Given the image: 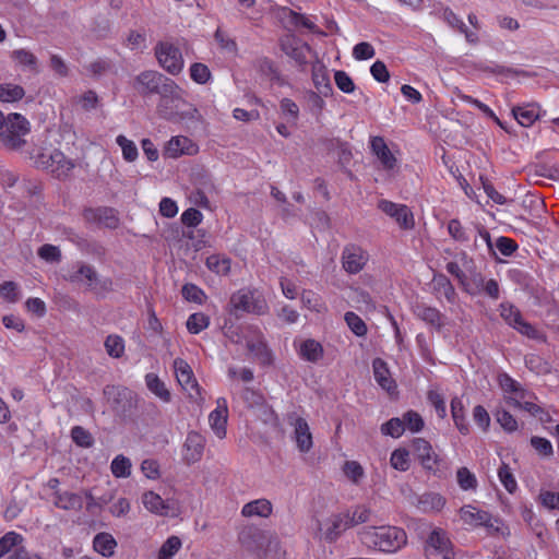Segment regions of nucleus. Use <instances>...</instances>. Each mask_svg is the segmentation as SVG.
<instances>
[{
  "label": "nucleus",
  "mask_w": 559,
  "mask_h": 559,
  "mask_svg": "<svg viewBox=\"0 0 559 559\" xmlns=\"http://www.w3.org/2000/svg\"><path fill=\"white\" fill-rule=\"evenodd\" d=\"M230 305L236 312L263 314L267 310V304L263 296L250 289H240L233 294Z\"/></svg>",
  "instance_id": "nucleus-6"
},
{
  "label": "nucleus",
  "mask_w": 559,
  "mask_h": 559,
  "mask_svg": "<svg viewBox=\"0 0 559 559\" xmlns=\"http://www.w3.org/2000/svg\"><path fill=\"white\" fill-rule=\"evenodd\" d=\"M288 421L294 426V436L298 450L302 453L309 452L313 445V441L307 420L296 414H290Z\"/></svg>",
  "instance_id": "nucleus-17"
},
{
  "label": "nucleus",
  "mask_w": 559,
  "mask_h": 559,
  "mask_svg": "<svg viewBox=\"0 0 559 559\" xmlns=\"http://www.w3.org/2000/svg\"><path fill=\"white\" fill-rule=\"evenodd\" d=\"M298 353L304 360L317 362L323 357L324 350L318 341L308 338L301 342Z\"/></svg>",
  "instance_id": "nucleus-33"
},
{
  "label": "nucleus",
  "mask_w": 559,
  "mask_h": 559,
  "mask_svg": "<svg viewBox=\"0 0 559 559\" xmlns=\"http://www.w3.org/2000/svg\"><path fill=\"white\" fill-rule=\"evenodd\" d=\"M301 304L305 308L317 313H323L328 310L322 297L312 290L301 293Z\"/></svg>",
  "instance_id": "nucleus-40"
},
{
  "label": "nucleus",
  "mask_w": 559,
  "mask_h": 559,
  "mask_svg": "<svg viewBox=\"0 0 559 559\" xmlns=\"http://www.w3.org/2000/svg\"><path fill=\"white\" fill-rule=\"evenodd\" d=\"M205 438L197 432L190 431L187 435L186 442L183 444V459L188 464H194L199 462L204 452Z\"/></svg>",
  "instance_id": "nucleus-21"
},
{
  "label": "nucleus",
  "mask_w": 559,
  "mask_h": 559,
  "mask_svg": "<svg viewBox=\"0 0 559 559\" xmlns=\"http://www.w3.org/2000/svg\"><path fill=\"white\" fill-rule=\"evenodd\" d=\"M512 116L524 128L532 127L535 121L542 118L545 111L536 103H526L514 106L511 110Z\"/></svg>",
  "instance_id": "nucleus-20"
},
{
  "label": "nucleus",
  "mask_w": 559,
  "mask_h": 559,
  "mask_svg": "<svg viewBox=\"0 0 559 559\" xmlns=\"http://www.w3.org/2000/svg\"><path fill=\"white\" fill-rule=\"evenodd\" d=\"M353 300L356 302L359 310L372 311L376 309L372 297L364 289H355Z\"/></svg>",
  "instance_id": "nucleus-59"
},
{
  "label": "nucleus",
  "mask_w": 559,
  "mask_h": 559,
  "mask_svg": "<svg viewBox=\"0 0 559 559\" xmlns=\"http://www.w3.org/2000/svg\"><path fill=\"white\" fill-rule=\"evenodd\" d=\"M427 559H454L452 544L442 530H433L426 543Z\"/></svg>",
  "instance_id": "nucleus-12"
},
{
  "label": "nucleus",
  "mask_w": 559,
  "mask_h": 559,
  "mask_svg": "<svg viewBox=\"0 0 559 559\" xmlns=\"http://www.w3.org/2000/svg\"><path fill=\"white\" fill-rule=\"evenodd\" d=\"M262 532L253 526L243 528L238 536L241 546L248 551H257L261 548Z\"/></svg>",
  "instance_id": "nucleus-32"
},
{
  "label": "nucleus",
  "mask_w": 559,
  "mask_h": 559,
  "mask_svg": "<svg viewBox=\"0 0 559 559\" xmlns=\"http://www.w3.org/2000/svg\"><path fill=\"white\" fill-rule=\"evenodd\" d=\"M358 537L367 548L386 554L399 551L407 543L405 531L393 525L364 526Z\"/></svg>",
  "instance_id": "nucleus-1"
},
{
  "label": "nucleus",
  "mask_w": 559,
  "mask_h": 559,
  "mask_svg": "<svg viewBox=\"0 0 559 559\" xmlns=\"http://www.w3.org/2000/svg\"><path fill=\"white\" fill-rule=\"evenodd\" d=\"M345 514H348V524L349 527H352L368 522L370 520L371 511L365 506H357L353 511H348Z\"/></svg>",
  "instance_id": "nucleus-58"
},
{
  "label": "nucleus",
  "mask_w": 559,
  "mask_h": 559,
  "mask_svg": "<svg viewBox=\"0 0 559 559\" xmlns=\"http://www.w3.org/2000/svg\"><path fill=\"white\" fill-rule=\"evenodd\" d=\"M500 316L504 322L512 326L514 330L530 338H538V331L528 322H526L520 310L509 302H502L500 305Z\"/></svg>",
  "instance_id": "nucleus-13"
},
{
  "label": "nucleus",
  "mask_w": 559,
  "mask_h": 559,
  "mask_svg": "<svg viewBox=\"0 0 559 559\" xmlns=\"http://www.w3.org/2000/svg\"><path fill=\"white\" fill-rule=\"evenodd\" d=\"M538 500L546 509L559 511V491L542 490Z\"/></svg>",
  "instance_id": "nucleus-64"
},
{
  "label": "nucleus",
  "mask_w": 559,
  "mask_h": 559,
  "mask_svg": "<svg viewBox=\"0 0 559 559\" xmlns=\"http://www.w3.org/2000/svg\"><path fill=\"white\" fill-rule=\"evenodd\" d=\"M117 545L115 537L106 532L96 534L93 539L94 550L106 558L114 556Z\"/></svg>",
  "instance_id": "nucleus-30"
},
{
  "label": "nucleus",
  "mask_w": 559,
  "mask_h": 559,
  "mask_svg": "<svg viewBox=\"0 0 559 559\" xmlns=\"http://www.w3.org/2000/svg\"><path fill=\"white\" fill-rule=\"evenodd\" d=\"M345 476L354 484H359L365 477L364 467L357 461H346L343 466Z\"/></svg>",
  "instance_id": "nucleus-55"
},
{
  "label": "nucleus",
  "mask_w": 559,
  "mask_h": 559,
  "mask_svg": "<svg viewBox=\"0 0 559 559\" xmlns=\"http://www.w3.org/2000/svg\"><path fill=\"white\" fill-rule=\"evenodd\" d=\"M456 481L459 487L464 491H475L478 487V480L475 474L467 467H460L456 471Z\"/></svg>",
  "instance_id": "nucleus-43"
},
{
  "label": "nucleus",
  "mask_w": 559,
  "mask_h": 559,
  "mask_svg": "<svg viewBox=\"0 0 559 559\" xmlns=\"http://www.w3.org/2000/svg\"><path fill=\"white\" fill-rule=\"evenodd\" d=\"M498 477L508 492L514 493L516 491L518 483L508 464L502 463L500 465L498 468Z\"/></svg>",
  "instance_id": "nucleus-50"
},
{
  "label": "nucleus",
  "mask_w": 559,
  "mask_h": 559,
  "mask_svg": "<svg viewBox=\"0 0 559 559\" xmlns=\"http://www.w3.org/2000/svg\"><path fill=\"white\" fill-rule=\"evenodd\" d=\"M281 48L285 55L292 58L297 64L302 66L307 63L310 47L296 36L292 34L283 36L281 39Z\"/></svg>",
  "instance_id": "nucleus-15"
},
{
  "label": "nucleus",
  "mask_w": 559,
  "mask_h": 559,
  "mask_svg": "<svg viewBox=\"0 0 559 559\" xmlns=\"http://www.w3.org/2000/svg\"><path fill=\"white\" fill-rule=\"evenodd\" d=\"M377 206L382 213L391 217L400 229L412 230L415 228L414 214L406 204L395 203L386 199H381L378 201Z\"/></svg>",
  "instance_id": "nucleus-9"
},
{
  "label": "nucleus",
  "mask_w": 559,
  "mask_h": 559,
  "mask_svg": "<svg viewBox=\"0 0 559 559\" xmlns=\"http://www.w3.org/2000/svg\"><path fill=\"white\" fill-rule=\"evenodd\" d=\"M160 96V99L171 100L173 103L182 102V90L169 78H164V81L159 84L156 93Z\"/></svg>",
  "instance_id": "nucleus-34"
},
{
  "label": "nucleus",
  "mask_w": 559,
  "mask_h": 559,
  "mask_svg": "<svg viewBox=\"0 0 559 559\" xmlns=\"http://www.w3.org/2000/svg\"><path fill=\"white\" fill-rule=\"evenodd\" d=\"M312 82L316 90L323 96L329 97L332 94V85L330 82V76L328 70L324 64L321 62H316L312 66L311 71Z\"/></svg>",
  "instance_id": "nucleus-27"
},
{
  "label": "nucleus",
  "mask_w": 559,
  "mask_h": 559,
  "mask_svg": "<svg viewBox=\"0 0 559 559\" xmlns=\"http://www.w3.org/2000/svg\"><path fill=\"white\" fill-rule=\"evenodd\" d=\"M280 108L287 121L295 123L298 120L299 107L294 100L283 98L280 103Z\"/></svg>",
  "instance_id": "nucleus-62"
},
{
  "label": "nucleus",
  "mask_w": 559,
  "mask_h": 559,
  "mask_svg": "<svg viewBox=\"0 0 559 559\" xmlns=\"http://www.w3.org/2000/svg\"><path fill=\"white\" fill-rule=\"evenodd\" d=\"M272 512L273 506L271 501L264 498L252 500L246 503L241 509V514L246 518H269Z\"/></svg>",
  "instance_id": "nucleus-28"
},
{
  "label": "nucleus",
  "mask_w": 559,
  "mask_h": 559,
  "mask_svg": "<svg viewBox=\"0 0 559 559\" xmlns=\"http://www.w3.org/2000/svg\"><path fill=\"white\" fill-rule=\"evenodd\" d=\"M402 420L405 425V429L412 432H418L424 428V419L415 411H407L403 414Z\"/></svg>",
  "instance_id": "nucleus-61"
},
{
  "label": "nucleus",
  "mask_w": 559,
  "mask_h": 559,
  "mask_svg": "<svg viewBox=\"0 0 559 559\" xmlns=\"http://www.w3.org/2000/svg\"><path fill=\"white\" fill-rule=\"evenodd\" d=\"M347 528H349L348 514L345 513L332 514L319 525L322 537L330 543L335 542Z\"/></svg>",
  "instance_id": "nucleus-16"
},
{
  "label": "nucleus",
  "mask_w": 559,
  "mask_h": 559,
  "mask_svg": "<svg viewBox=\"0 0 559 559\" xmlns=\"http://www.w3.org/2000/svg\"><path fill=\"white\" fill-rule=\"evenodd\" d=\"M174 370L178 384L188 393L189 397L193 400L201 397V389L190 365L182 358H176Z\"/></svg>",
  "instance_id": "nucleus-14"
},
{
  "label": "nucleus",
  "mask_w": 559,
  "mask_h": 559,
  "mask_svg": "<svg viewBox=\"0 0 559 559\" xmlns=\"http://www.w3.org/2000/svg\"><path fill=\"white\" fill-rule=\"evenodd\" d=\"M369 258L368 251L361 246L347 243L341 253L342 267L349 275L358 274L366 267Z\"/></svg>",
  "instance_id": "nucleus-10"
},
{
  "label": "nucleus",
  "mask_w": 559,
  "mask_h": 559,
  "mask_svg": "<svg viewBox=\"0 0 559 559\" xmlns=\"http://www.w3.org/2000/svg\"><path fill=\"white\" fill-rule=\"evenodd\" d=\"M84 217L88 222H97L108 228H116L118 226V217L112 209H88L85 210Z\"/></svg>",
  "instance_id": "nucleus-26"
},
{
  "label": "nucleus",
  "mask_w": 559,
  "mask_h": 559,
  "mask_svg": "<svg viewBox=\"0 0 559 559\" xmlns=\"http://www.w3.org/2000/svg\"><path fill=\"white\" fill-rule=\"evenodd\" d=\"M199 146L189 138L176 135L170 138L164 147V155L169 158H178L181 155H194Z\"/></svg>",
  "instance_id": "nucleus-18"
},
{
  "label": "nucleus",
  "mask_w": 559,
  "mask_h": 559,
  "mask_svg": "<svg viewBox=\"0 0 559 559\" xmlns=\"http://www.w3.org/2000/svg\"><path fill=\"white\" fill-rule=\"evenodd\" d=\"M105 348L110 357L120 358L124 353V341L119 335H108L105 341Z\"/></svg>",
  "instance_id": "nucleus-51"
},
{
  "label": "nucleus",
  "mask_w": 559,
  "mask_h": 559,
  "mask_svg": "<svg viewBox=\"0 0 559 559\" xmlns=\"http://www.w3.org/2000/svg\"><path fill=\"white\" fill-rule=\"evenodd\" d=\"M190 78L198 84H205L211 79V71L204 63L195 62L190 67Z\"/></svg>",
  "instance_id": "nucleus-60"
},
{
  "label": "nucleus",
  "mask_w": 559,
  "mask_h": 559,
  "mask_svg": "<svg viewBox=\"0 0 559 559\" xmlns=\"http://www.w3.org/2000/svg\"><path fill=\"white\" fill-rule=\"evenodd\" d=\"M525 366L536 374H548L551 372V365L536 354L525 356Z\"/></svg>",
  "instance_id": "nucleus-44"
},
{
  "label": "nucleus",
  "mask_w": 559,
  "mask_h": 559,
  "mask_svg": "<svg viewBox=\"0 0 559 559\" xmlns=\"http://www.w3.org/2000/svg\"><path fill=\"white\" fill-rule=\"evenodd\" d=\"M210 324L207 316L201 312L192 313L187 320V329L192 334H198L205 330Z\"/></svg>",
  "instance_id": "nucleus-53"
},
{
  "label": "nucleus",
  "mask_w": 559,
  "mask_h": 559,
  "mask_svg": "<svg viewBox=\"0 0 559 559\" xmlns=\"http://www.w3.org/2000/svg\"><path fill=\"white\" fill-rule=\"evenodd\" d=\"M53 504L62 510H80L83 501L80 495L71 491L56 490L53 493Z\"/></svg>",
  "instance_id": "nucleus-29"
},
{
  "label": "nucleus",
  "mask_w": 559,
  "mask_h": 559,
  "mask_svg": "<svg viewBox=\"0 0 559 559\" xmlns=\"http://www.w3.org/2000/svg\"><path fill=\"white\" fill-rule=\"evenodd\" d=\"M451 414L456 428L461 433H468V425L464 415V404L462 399L455 396L451 400Z\"/></svg>",
  "instance_id": "nucleus-38"
},
{
  "label": "nucleus",
  "mask_w": 559,
  "mask_h": 559,
  "mask_svg": "<svg viewBox=\"0 0 559 559\" xmlns=\"http://www.w3.org/2000/svg\"><path fill=\"white\" fill-rule=\"evenodd\" d=\"M372 369L377 383L388 393L395 392L396 383L391 377L386 362L381 358H376L372 361Z\"/></svg>",
  "instance_id": "nucleus-24"
},
{
  "label": "nucleus",
  "mask_w": 559,
  "mask_h": 559,
  "mask_svg": "<svg viewBox=\"0 0 559 559\" xmlns=\"http://www.w3.org/2000/svg\"><path fill=\"white\" fill-rule=\"evenodd\" d=\"M227 418V401L225 397H219L216 401V408L213 409L209 415L210 426L215 436L219 439H224L226 437Z\"/></svg>",
  "instance_id": "nucleus-19"
},
{
  "label": "nucleus",
  "mask_w": 559,
  "mask_h": 559,
  "mask_svg": "<svg viewBox=\"0 0 559 559\" xmlns=\"http://www.w3.org/2000/svg\"><path fill=\"white\" fill-rule=\"evenodd\" d=\"M370 146H371L372 153L380 160L383 169L392 170L395 168V166L397 164V159L395 158V156L392 154V152L388 147L383 138L373 136L370 141Z\"/></svg>",
  "instance_id": "nucleus-23"
},
{
  "label": "nucleus",
  "mask_w": 559,
  "mask_h": 559,
  "mask_svg": "<svg viewBox=\"0 0 559 559\" xmlns=\"http://www.w3.org/2000/svg\"><path fill=\"white\" fill-rule=\"evenodd\" d=\"M485 280L479 273H474L469 277L466 276L463 283L461 284L464 288V290L472 295L476 296L483 293Z\"/></svg>",
  "instance_id": "nucleus-54"
},
{
  "label": "nucleus",
  "mask_w": 559,
  "mask_h": 559,
  "mask_svg": "<svg viewBox=\"0 0 559 559\" xmlns=\"http://www.w3.org/2000/svg\"><path fill=\"white\" fill-rule=\"evenodd\" d=\"M405 431V425L402 418H391L381 426V432L392 438H400Z\"/></svg>",
  "instance_id": "nucleus-57"
},
{
  "label": "nucleus",
  "mask_w": 559,
  "mask_h": 559,
  "mask_svg": "<svg viewBox=\"0 0 559 559\" xmlns=\"http://www.w3.org/2000/svg\"><path fill=\"white\" fill-rule=\"evenodd\" d=\"M132 463L129 457L119 454L110 464V471L116 478H127L131 475Z\"/></svg>",
  "instance_id": "nucleus-42"
},
{
  "label": "nucleus",
  "mask_w": 559,
  "mask_h": 559,
  "mask_svg": "<svg viewBox=\"0 0 559 559\" xmlns=\"http://www.w3.org/2000/svg\"><path fill=\"white\" fill-rule=\"evenodd\" d=\"M164 75L157 71L146 70L136 75L134 88L142 95L155 94Z\"/></svg>",
  "instance_id": "nucleus-22"
},
{
  "label": "nucleus",
  "mask_w": 559,
  "mask_h": 559,
  "mask_svg": "<svg viewBox=\"0 0 559 559\" xmlns=\"http://www.w3.org/2000/svg\"><path fill=\"white\" fill-rule=\"evenodd\" d=\"M459 514L462 522L466 525L485 526L489 533L504 534V527L501 522L485 510L466 504L460 509Z\"/></svg>",
  "instance_id": "nucleus-5"
},
{
  "label": "nucleus",
  "mask_w": 559,
  "mask_h": 559,
  "mask_svg": "<svg viewBox=\"0 0 559 559\" xmlns=\"http://www.w3.org/2000/svg\"><path fill=\"white\" fill-rule=\"evenodd\" d=\"M31 158L37 168L51 173L57 178L67 177L74 164L56 148L36 150Z\"/></svg>",
  "instance_id": "nucleus-4"
},
{
  "label": "nucleus",
  "mask_w": 559,
  "mask_h": 559,
  "mask_svg": "<svg viewBox=\"0 0 559 559\" xmlns=\"http://www.w3.org/2000/svg\"><path fill=\"white\" fill-rule=\"evenodd\" d=\"M420 503L425 509L440 511L445 506V499L440 493L430 492L423 496Z\"/></svg>",
  "instance_id": "nucleus-63"
},
{
  "label": "nucleus",
  "mask_w": 559,
  "mask_h": 559,
  "mask_svg": "<svg viewBox=\"0 0 559 559\" xmlns=\"http://www.w3.org/2000/svg\"><path fill=\"white\" fill-rule=\"evenodd\" d=\"M182 543L178 536L168 537L157 552V559H173L180 550Z\"/></svg>",
  "instance_id": "nucleus-46"
},
{
  "label": "nucleus",
  "mask_w": 559,
  "mask_h": 559,
  "mask_svg": "<svg viewBox=\"0 0 559 559\" xmlns=\"http://www.w3.org/2000/svg\"><path fill=\"white\" fill-rule=\"evenodd\" d=\"M325 96L321 95L318 91H307L304 94L305 104L308 110L314 115L320 116L322 110L325 107L324 98Z\"/></svg>",
  "instance_id": "nucleus-45"
},
{
  "label": "nucleus",
  "mask_w": 559,
  "mask_h": 559,
  "mask_svg": "<svg viewBox=\"0 0 559 559\" xmlns=\"http://www.w3.org/2000/svg\"><path fill=\"white\" fill-rule=\"evenodd\" d=\"M155 56L159 66L173 75L179 74L183 69V58L180 49L170 41H160L155 47Z\"/></svg>",
  "instance_id": "nucleus-8"
},
{
  "label": "nucleus",
  "mask_w": 559,
  "mask_h": 559,
  "mask_svg": "<svg viewBox=\"0 0 559 559\" xmlns=\"http://www.w3.org/2000/svg\"><path fill=\"white\" fill-rule=\"evenodd\" d=\"M205 264L209 270L215 272L218 275H226L230 271V260L218 254L210 255L206 259Z\"/></svg>",
  "instance_id": "nucleus-49"
},
{
  "label": "nucleus",
  "mask_w": 559,
  "mask_h": 559,
  "mask_svg": "<svg viewBox=\"0 0 559 559\" xmlns=\"http://www.w3.org/2000/svg\"><path fill=\"white\" fill-rule=\"evenodd\" d=\"M412 449L415 457L425 471L433 475L440 472L443 459L437 453L429 441L424 438H415L412 441Z\"/></svg>",
  "instance_id": "nucleus-7"
},
{
  "label": "nucleus",
  "mask_w": 559,
  "mask_h": 559,
  "mask_svg": "<svg viewBox=\"0 0 559 559\" xmlns=\"http://www.w3.org/2000/svg\"><path fill=\"white\" fill-rule=\"evenodd\" d=\"M532 394L520 385L512 394L507 396V403L513 407L521 408L536 415L540 408L530 400Z\"/></svg>",
  "instance_id": "nucleus-25"
},
{
  "label": "nucleus",
  "mask_w": 559,
  "mask_h": 559,
  "mask_svg": "<svg viewBox=\"0 0 559 559\" xmlns=\"http://www.w3.org/2000/svg\"><path fill=\"white\" fill-rule=\"evenodd\" d=\"M25 91L21 85L4 83L0 84V100L3 103H13L22 99Z\"/></svg>",
  "instance_id": "nucleus-41"
},
{
  "label": "nucleus",
  "mask_w": 559,
  "mask_h": 559,
  "mask_svg": "<svg viewBox=\"0 0 559 559\" xmlns=\"http://www.w3.org/2000/svg\"><path fill=\"white\" fill-rule=\"evenodd\" d=\"M181 106L176 112V119L174 121H185L190 124H199L203 122V117L199 109L191 104H187L183 99Z\"/></svg>",
  "instance_id": "nucleus-35"
},
{
  "label": "nucleus",
  "mask_w": 559,
  "mask_h": 559,
  "mask_svg": "<svg viewBox=\"0 0 559 559\" xmlns=\"http://www.w3.org/2000/svg\"><path fill=\"white\" fill-rule=\"evenodd\" d=\"M145 383L147 389L155 394L163 402H170L171 395L165 383L155 373H147L145 376Z\"/></svg>",
  "instance_id": "nucleus-37"
},
{
  "label": "nucleus",
  "mask_w": 559,
  "mask_h": 559,
  "mask_svg": "<svg viewBox=\"0 0 559 559\" xmlns=\"http://www.w3.org/2000/svg\"><path fill=\"white\" fill-rule=\"evenodd\" d=\"M11 58L20 66L28 67L32 70H37V58L34 53L26 49H15L11 52Z\"/></svg>",
  "instance_id": "nucleus-52"
},
{
  "label": "nucleus",
  "mask_w": 559,
  "mask_h": 559,
  "mask_svg": "<svg viewBox=\"0 0 559 559\" xmlns=\"http://www.w3.org/2000/svg\"><path fill=\"white\" fill-rule=\"evenodd\" d=\"M414 313L417 318L425 321L432 328H436L437 330H440L443 326V316L437 308L426 305H418L416 306Z\"/></svg>",
  "instance_id": "nucleus-31"
},
{
  "label": "nucleus",
  "mask_w": 559,
  "mask_h": 559,
  "mask_svg": "<svg viewBox=\"0 0 559 559\" xmlns=\"http://www.w3.org/2000/svg\"><path fill=\"white\" fill-rule=\"evenodd\" d=\"M66 280L84 285L90 292L98 297H105L112 290V280L100 276L93 265L84 262H78L75 270L70 272Z\"/></svg>",
  "instance_id": "nucleus-2"
},
{
  "label": "nucleus",
  "mask_w": 559,
  "mask_h": 559,
  "mask_svg": "<svg viewBox=\"0 0 559 559\" xmlns=\"http://www.w3.org/2000/svg\"><path fill=\"white\" fill-rule=\"evenodd\" d=\"M23 536L16 532L11 531L5 533L0 538V558L12 554L14 549L23 543Z\"/></svg>",
  "instance_id": "nucleus-39"
},
{
  "label": "nucleus",
  "mask_w": 559,
  "mask_h": 559,
  "mask_svg": "<svg viewBox=\"0 0 559 559\" xmlns=\"http://www.w3.org/2000/svg\"><path fill=\"white\" fill-rule=\"evenodd\" d=\"M247 348L260 360L261 364L270 365L272 362V354L261 336H258L255 340L248 341Z\"/></svg>",
  "instance_id": "nucleus-36"
},
{
  "label": "nucleus",
  "mask_w": 559,
  "mask_h": 559,
  "mask_svg": "<svg viewBox=\"0 0 559 559\" xmlns=\"http://www.w3.org/2000/svg\"><path fill=\"white\" fill-rule=\"evenodd\" d=\"M144 508L158 516H177L180 513V507L177 500H164L158 493L150 490L141 497Z\"/></svg>",
  "instance_id": "nucleus-11"
},
{
  "label": "nucleus",
  "mask_w": 559,
  "mask_h": 559,
  "mask_svg": "<svg viewBox=\"0 0 559 559\" xmlns=\"http://www.w3.org/2000/svg\"><path fill=\"white\" fill-rule=\"evenodd\" d=\"M0 141L10 150H19L25 144L23 139L29 132V122L20 114L4 117L0 111Z\"/></svg>",
  "instance_id": "nucleus-3"
},
{
  "label": "nucleus",
  "mask_w": 559,
  "mask_h": 559,
  "mask_svg": "<svg viewBox=\"0 0 559 559\" xmlns=\"http://www.w3.org/2000/svg\"><path fill=\"white\" fill-rule=\"evenodd\" d=\"M116 143L120 146L122 157L126 162L132 163L138 158L139 151L135 143L132 140H129L127 136L119 134L116 138Z\"/></svg>",
  "instance_id": "nucleus-47"
},
{
  "label": "nucleus",
  "mask_w": 559,
  "mask_h": 559,
  "mask_svg": "<svg viewBox=\"0 0 559 559\" xmlns=\"http://www.w3.org/2000/svg\"><path fill=\"white\" fill-rule=\"evenodd\" d=\"M345 322L350 331L357 336H365L367 333V325L361 318L353 311H348L344 316Z\"/></svg>",
  "instance_id": "nucleus-56"
},
{
  "label": "nucleus",
  "mask_w": 559,
  "mask_h": 559,
  "mask_svg": "<svg viewBox=\"0 0 559 559\" xmlns=\"http://www.w3.org/2000/svg\"><path fill=\"white\" fill-rule=\"evenodd\" d=\"M390 465L400 472H406L411 466L409 452L404 448L395 449L390 456Z\"/></svg>",
  "instance_id": "nucleus-48"
}]
</instances>
